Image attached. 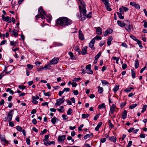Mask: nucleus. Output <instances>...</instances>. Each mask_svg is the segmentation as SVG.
<instances>
[{
  "label": "nucleus",
  "mask_w": 147,
  "mask_h": 147,
  "mask_svg": "<svg viewBox=\"0 0 147 147\" xmlns=\"http://www.w3.org/2000/svg\"><path fill=\"white\" fill-rule=\"evenodd\" d=\"M72 23V21L68 18L60 17L56 20L55 25L60 27L65 28L70 25Z\"/></svg>",
  "instance_id": "obj_1"
},
{
  "label": "nucleus",
  "mask_w": 147,
  "mask_h": 147,
  "mask_svg": "<svg viewBox=\"0 0 147 147\" xmlns=\"http://www.w3.org/2000/svg\"><path fill=\"white\" fill-rule=\"evenodd\" d=\"M2 20L4 21H5L8 23H10L11 22V18L9 16L5 17L4 15H2Z\"/></svg>",
  "instance_id": "obj_2"
},
{
  "label": "nucleus",
  "mask_w": 147,
  "mask_h": 147,
  "mask_svg": "<svg viewBox=\"0 0 147 147\" xmlns=\"http://www.w3.org/2000/svg\"><path fill=\"white\" fill-rule=\"evenodd\" d=\"M64 96L63 97L58 99L57 100V102L55 104L56 105H60L62 103H63L64 102V100L65 99L64 98Z\"/></svg>",
  "instance_id": "obj_3"
},
{
  "label": "nucleus",
  "mask_w": 147,
  "mask_h": 147,
  "mask_svg": "<svg viewBox=\"0 0 147 147\" xmlns=\"http://www.w3.org/2000/svg\"><path fill=\"white\" fill-rule=\"evenodd\" d=\"M43 141L44 142V144L46 146L50 145L52 144L55 145V142L53 141H50L49 140H47L46 142V141L44 139L43 140Z\"/></svg>",
  "instance_id": "obj_4"
},
{
  "label": "nucleus",
  "mask_w": 147,
  "mask_h": 147,
  "mask_svg": "<svg viewBox=\"0 0 147 147\" xmlns=\"http://www.w3.org/2000/svg\"><path fill=\"white\" fill-rule=\"evenodd\" d=\"M59 59L58 58L54 57L53 59L50 62L51 65H54L57 64Z\"/></svg>",
  "instance_id": "obj_5"
},
{
  "label": "nucleus",
  "mask_w": 147,
  "mask_h": 147,
  "mask_svg": "<svg viewBox=\"0 0 147 147\" xmlns=\"http://www.w3.org/2000/svg\"><path fill=\"white\" fill-rule=\"evenodd\" d=\"M113 30L110 28L107 29L105 32H103L104 36H107L108 34L111 33L113 32Z\"/></svg>",
  "instance_id": "obj_6"
},
{
  "label": "nucleus",
  "mask_w": 147,
  "mask_h": 147,
  "mask_svg": "<svg viewBox=\"0 0 147 147\" xmlns=\"http://www.w3.org/2000/svg\"><path fill=\"white\" fill-rule=\"evenodd\" d=\"M38 11L40 14H42V15L46 16V12L44 11L42 7H40L38 9Z\"/></svg>",
  "instance_id": "obj_7"
},
{
  "label": "nucleus",
  "mask_w": 147,
  "mask_h": 147,
  "mask_svg": "<svg viewBox=\"0 0 147 147\" xmlns=\"http://www.w3.org/2000/svg\"><path fill=\"white\" fill-rule=\"evenodd\" d=\"M126 21L128 22V24H125V28L126 30L129 32L131 30L130 22L128 20Z\"/></svg>",
  "instance_id": "obj_8"
},
{
  "label": "nucleus",
  "mask_w": 147,
  "mask_h": 147,
  "mask_svg": "<svg viewBox=\"0 0 147 147\" xmlns=\"http://www.w3.org/2000/svg\"><path fill=\"white\" fill-rule=\"evenodd\" d=\"M12 111H11L10 112H9L8 113L7 115V119L9 121H11L12 119L13 116L12 114Z\"/></svg>",
  "instance_id": "obj_9"
},
{
  "label": "nucleus",
  "mask_w": 147,
  "mask_h": 147,
  "mask_svg": "<svg viewBox=\"0 0 147 147\" xmlns=\"http://www.w3.org/2000/svg\"><path fill=\"white\" fill-rule=\"evenodd\" d=\"M96 33L97 34L99 35H101L102 33L101 28L100 27L97 28L96 29Z\"/></svg>",
  "instance_id": "obj_10"
},
{
  "label": "nucleus",
  "mask_w": 147,
  "mask_h": 147,
  "mask_svg": "<svg viewBox=\"0 0 147 147\" xmlns=\"http://www.w3.org/2000/svg\"><path fill=\"white\" fill-rule=\"evenodd\" d=\"M79 38L82 40H83L84 39V35L80 30L79 31Z\"/></svg>",
  "instance_id": "obj_11"
},
{
  "label": "nucleus",
  "mask_w": 147,
  "mask_h": 147,
  "mask_svg": "<svg viewBox=\"0 0 147 147\" xmlns=\"http://www.w3.org/2000/svg\"><path fill=\"white\" fill-rule=\"evenodd\" d=\"M88 48L87 46L84 47L82 49L81 53L82 55H84L87 54V49Z\"/></svg>",
  "instance_id": "obj_12"
},
{
  "label": "nucleus",
  "mask_w": 147,
  "mask_h": 147,
  "mask_svg": "<svg viewBox=\"0 0 147 147\" xmlns=\"http://www.w3.org/2000/svg\"><path fill=\"white\" fill-rule=\"evenodd\" d=\"M45 16L42 15V14L39 13V14L36 15V20H38L39 18H41L42 19H45Z\"/></svg>",
  "instance_id": "obj_13"
},
{
  "label": "nucleus",
  "mask_w": 147,
  "mask_h": 147,
  "mask_svg": "<svg viewBox=\"0 0 147 147\" xmlns=\"http://www.w3.org/2000/svg\"><path fill=\"white\" fill-rule=\"evenodd\" d=\"M65 137L66 136L65 135H63L62 136H59L58 137V140L60 142L63 141L65 140Z\"/></svg>",
  "instance_id": "obj_14"
},
{
  "label": "nucleus",
  "mask_w": 147,
  "mask_h": 147,
  "mask_svg": "<svg viewBox=\"0 0 147 147\" xmlns=\"http://www.w3.org/2000/svg\"><path fill=\"white\" fill-rule=\"evenodd\" d=\"M0 139L2 141L4 142L5 143L7 144L9 143L8 141L5 139L4 135H0Z\"/></svg>",
  "instance_id": "obj_15"
},
{
  "label": "nucleus",
  "mask_w": 147,
  "mask_h": 147,
  "mask_svg": "<svg viewBox=\"0 0 147 147\" xmlns=\"http://www.w3.org/2000/svg\"><path fill=\"white\" fill-rule=\"evenodd\" d=\"M118 24L121 27L123 28L125 26V24L123 22L119 20L117 21Z\"/></svg>",
  "instance_id": "obj_16"
},
{
  "label": "nucleus",
  "mask_w": 147,
  "mask_h": 147,
  "mask_svg": "<svg viewBox=\"0 0 147 147\" xmlns=\"http://www.w3.org/2000/svg\"><path fill=\"white\" fill-rule=\"evenodd\" d=\"M11 35H14L15 37L17 36L18 35V33L17 31V30L15 29H14L13 30L11 31Z\"/></svg>",
  "instance_id": "obj_17"
},
{
  "label": "nucleus",
  "mask_w": 147,
  "mask_h": 147,
  "mask_svg": "<svg viewBox=\"0 0 147 147\" xmlns=\"http://www.w3.org/2000/svg\"><path fill=\"white\" fill-rule=\"evenodd\" d=\"M95 42V41H94V39H92L89 43V47L91 48H92L94 46Z\"/></svg>",
  "instance_id": "obj_18"
},
{
  "label": "nucleus",
  "mask_w": 147,
  "mask_h": 147,
  "mask_svg": "<svg viewBox=\"0 0 147 147\" xmlns=\"http://www.w3.org/2000/svg\"><path fill=\"white\" fill-rule=\"evenodd\" d=\"M127 113V111H124L122 113L121 118L123 119H125L126 118Z\"/></svg>",
  "instance_id": "obj_19"
},
{
  "label": "nucleus",
  "mask_w": 147,
  "mask_h": 147,
  "mask_svg": "<svg viewBox=\"0 0 147 147\" xmlns=\"http://www.w3.org/2000/svg\"><path fill=\"white\" fill-rule=\"evenodd\" d=\"M102 122H100L97 125L96 127L95 128V130L96 131H98L99 130V129L101 127L102 125Z\"/></svg>",
  "instance_id": "obj_20"
},
{
  "label": "nucleus",
  "mask_w": 147,
  "mask_h": 147,
  "mask_svg": "<svg viewBox=\"0 0 147 147\" xmlns=\"http://www.w3.org/2000/svg\"><path fill=\"white\" fill-rule=\"evenodd\" d=\"M93 136V134L92 133H90V134H88L85 135L84 137V139L86 140L90 137Z\"/></svg>",
  "instance_id": "obj_21"
},
{
  "label": "nucleus",
  "mask_w": 147,
  "mask_h": 147,
  "mask_svg": "<svg viewBox=\"0 0 147 147\" xmlns=\"http://www.w3.org/2000/svg\"><path fill=\"white\" fill-rule=\"evenodd\" d=\"M109 140L113 142H116V138L115 136H112L109 137Z\"/></svg>",
  "instance_id": "obj_22"
},
{
  "label": "nucleus",
  "mask_w": 147,
  "mask_h": 147,
  "mask_svg": "<svg viewBox=\"0 0 147 147\" xmlns=\"http://www.w3.org/2000/svg\"><path fill=\"white\" fill-rule=\"evenodd\" d=\"M98 91L99 93L102 94L103 91V89L102 87H101L100 86L98 87Z\"/></svg>",
  "instance_id": "obj_23"
},
{
  "label": "nucleus",
  "mask_w": 147,
  "mask_h": 147,
  "mask_svg": "<svg viewBox=\"0 0 147 147\" xmlns=\"http://www.w3.org/2000/svg\"><path fill=\"white\" fill-rule=\"evenodd\" d=\"M74 50L76 51H77L78 52L79 55L81 54V51L80 50L78 46H77L75 48Z\"/></svg>",
  "instance_id": "obj_24"
},
{
  "label": "nucleus",
  "mask_w": 147,
  "mask_h": 147,
  "mask_svg": "<svg viewBox=\"0 0 147 147\" xmlns=\"http://www.w3.org/2000/svg\"><path fill=\"white\" fill-rule=\"evenodd\" d=\"M98 108L99 109H105V104L103 103L99 105L98 106Z\"/></svg>",
  "instance_id": "obj_25"
},
{
  "label": "nucleus",
  "mask_w": 147,
  "mask_h": 147,
  "mask_svg": "<svg viewBox=\"0 0 147 147\" xmlns=\"http://www.w3.org/2000/svg\"><path fill=\"white\" fill-rule=\"evenodd\" d=\"M139 65V63L138 62V60L137 59L135 61V67L136 69L137 68Z\"/></svg>",
  "instance_id": "obj_26"
},
{
  "label": "nucleus",
  "mask_w": 147,
  "mask_h": 147,
  "mask_svg": "<svg viewBox=\"0 0 147 147\" xmlns=\"http://www.w3.org/2000/svg\"><path fill=\"white\" fill-rule=\"evenodd\" d=\"M117 14L119 18L121 19H123L124 18V17L122 15V13H119L118 12H117Z\"/></svg>",
  "instance_id": "obj_27"
},
{
  "label": "nucleus",
  "mask_w": 147,
  "mask_h": 147,
  "mask_svg": "<svg viewBox=\"0 0 147 147\" xmlns=\"http://www.w3.org/2000/svg\"><path fill=\"white\" fill-rule=\"evenodd\" d=\"M43 68L45 70L50 69L51 68V67L49 65H46L43 67Z\"/></svg>",
  "instance_id": "obj_28"
},
{
  "label": "nucleus",
  "mask_w": 147,
  "mask_h": 147,
  "mask_svg": "<svg viewBox=\"0 0 147 147\" xmlns=\"http://www.w3.org/2000/svg\"><path fill=\"white\" fill-rule=\"evenodd\" d=\"M137 106V104H132L129 106V109H133L134 108H135Z\"/></svg>",
  "instance_id": "obj_29"
},
{
  "label": "nucleus",
  "mask_w": 147,
  "mask_h": 147,
  "mask_svg": "<svg viewBox=\"0 0 147 147\" xmlns=\"http://www.w3.org/2000/svg\"><path fill=\"white\" fill-rule=\"evenodd\" d=\"M57 119V118L55 117H54L53 118H52L51 120L52 123L53 124H55Z\"/></svg>",
  "instance_id": "obj_30"
},
{
  "label": "nucleus",
  "mask_w": 147,
  "mask_h": 147,
  "mask_svg": "<svg viewBox=\"0 0 147 147\" xmlns=\"http://www.w3.org/2000/svg\"><path fill=\"white\" fill-rule=\"evenodd\" d=\"M80 2L83 7L84 8H86V5L85 4V2L83 0H82V1H80Z\"/></svg>",
  "instance_id": "obj_31"
},
{
  "label": "nucleus",
  "mask_w": 147,
  "mask_h": 147,
  "mask_svg": "<svg viewBox=\"0 0 147 147\" xmlns=\"http://www.w3.org/2000/svg\"><path fill=\"white\" fill-rule=\"evenodd\" d=\"M43 92L44 95L45 96H47L49 97L51 96L50 92H48L47 93H46L45 92V90H43Z\"/></svg>",
  "instance_id": "obj_32"
},
{
  "label": "nucleus",
  "mask_w": 147,
  "mask_h": 147,
  "mask_svg": "<svg viewBox=\"0 0 147 147\" xmlns=\"http://www.w3.org/2000/svg\"><path fill=\"white\" fill-rule=\"evenodd\" d=\"M119 86L118 85H116L113 89V91L114 92H116L119 89Z\"/></svg>",
  "instance_id": "obj_33"
},
{
  "label": "nucleus",
  "mask_w": 147,
  "mask_h": 147,
  "mask_svg": "<svg viewBox=\"0 0 147 147\" xmlns=\"http://www.w3.org/2000/svg\"><path fill=\"white\" fill-rule=\"evenodd\" d=\"M136 41L137 42L138 44V45L140 47L142 48L143 47V46L142 45L141 41L138 39V40H137Z\"/></svg>",
  "instance_id": "obj_34"
},
{
  "label": "nucleus",
  "mask_w": 147,
  "mask_h": 147,
  "mask_svg": "<svg viewBox=\"0 0 147 147\" xmlns=\"http://www.w3.org/2000/svg\"><path fill=\"white\" fill-rule=\"evenodd\" d=\"M90 116L89 114H83L82 115V118L83 119H85L88 118Z\"/></svg>",
  "instance_id": "obj_35"
},
{
  "label": "nucleus",
  "mask_w": 147,
  "mask_h": 147,
  "mask_svg": "<svg viewBox=\"0 0 147 147\" xmlns=\"http://www.w3.org/2000/svg\"><path fill=\"white\" fill-rule=\"evenodd\" d=\"M16 129L18 131L21 132L22 130V129L21 127L19 126H17L16 127Z\"/></svg>",
  "instance_id": "obj_36"
},
{
  "label": "nucleus",
  "mask_w": 147,
  "mask_h": 147,
  "mask_svg": "<svg viewBox=\"0 0 147 147\" xmlns=\"http://www.w3.org/2000/svg\"><path fill=\"white\" fill-rule=\"evenodd\" d=\"M101 53V52L98 53L95 57L96 60H97L99 57L100 56Z\"/></svg>",
  "instance_id": "obj_37"
},
{
  "label": "nucleus",
  "mask_w": 147,
  "mask_h": 147,
  "mask_svg": "<svg viewBox=\"0 0 147 147\" xmlns=\"http://www.w3.org/2000/svg\"><path fill=\"white\" fill-rule=\"evenodd\" d=\"M84 8V9H82L81 12V13H82L83 15L84 16H86V10Z\"/></svg>",
  "instance_id": "obj_38"
},
{
  "label": "nucleus",
  "mask_w": 147,
  "mask_h": 147,
  "mask_svg": "<svg viewBox=\"0 0 147 147\" xmlns=\"http://www.w3.org/2000/svg\"><path fill=\"white\" fill-rule=\"evenodd\" d=\"M17 43V42L16 41H14L13 40L11 41L10 42V45L12 46H16V44Z\"/></svg>",
  "instance_id": "obj_39"
},
{
  "label": "nucleus",
  "mask_w": 147,
  "mask_h": 147,
  "mask_svg": "<svg viewBox=\"0 0 147 147\" xmlns=\"http://www.w3.org/2000/svg\"><path fill=\"white\" fill-rule=\"evenodd\" d=\"M131 72L132 78L134 79L135 78L136 75V73L135 71H134L133 70L131 69Z\"/></svg>",
  "instance_id": "obj_40"
},
{
  "label": "nucleus",
  "mask_w": 147,
  "mask_h": 147,
  "mask_svg": "<svg viewBox=\"0 0 147 147\" xmlns=\"http://www.w3.org/2000/svg\"><path fill=\"white\" fill-rule=\"evenodd\" d=\"M6 91L7 92H9L10 94L12 95L14 93L13 91L11 90V89L10 88H7L6 90Z\"/></svg>",
  "instance_id": "obj_41"
},
{
  "label": "nucleus",
  "mask_w": 147,
  "mask_h": 147,
  "mask_svg": "<svg viewBox=\"0 0 147 147\" xmlns=\"http://www.w3.org/2000/svg\"><path fill=\"white\" fill-rule=\"evenodd\" d=\"M69 55L70 57H71V59L73 60H74V55L73 53L71 52H69Z\"/></svg>",
  "instance_id": "obj_42"
},
{
  "label": "nucleus",
  "mask_w": 147,
  "mask_h": 147,
  "mask_svg": "<svg viewBox=\"0 0 147 147\" xmlns=\"http://www.w3.org/2000/svg\"><path fill=\"white\" fill-rule=\"evenodd\" d=\"M102 1L104 2V4L105 6H109V0H102Z\"/></svg>",
  "instance_id": "obj_43"
},
{
  "label": "nucleus",
  "mask_w": 147,
  "mask_h": 147,
  "mask_svg": "<svg viewBox=\"0 0 147 147\" xmlns=\"http://www.w3.org/2000/svg\"><path fill=\"white\" fill-rule=\"evenodd\" d=\"M93 39H94V40L95 41V40L96 39L97 40H101L102 39V37H101L99 36H96Z\"/></svg>",
  "instance_id": "obj_44"
},
{
  "label": "nucleus",
  "mask_w": 147,
  "mask_h": 147,
  "mask_svg": "<svg viewBox=\"0 0 147 147\" xmlns=\"http://www.w3.org/2000/svg\"><path fill=\"white\" fill-rule=\"evenodd\" d=\"M102 83V85H108L109 84V83L106 81L105 80H102L101 81Z\"/></svg>",
  "instance_id": "obj_45"
},
{
  "label": "nucleus",
  "mask_w": 147,
  "mask_h": 147,
  "mask_svg": "<svg viewBox=\"0 0 147 147\" xmlns=\"http://www.w3.org/2000/svg\"><path fill=\"white\" fill-rule=\"evenodd\" d=\"M134 88L129 87V88H126L125 89V91L127 92H129L132 89Z\"/></svg>",
  "instance_id": "obj_46"
},
{
  "label": "nucleus",
  "mask_w": 147,
  "mask_h": 147,
  "mask_svg": "<svg viewBox=\"0 0 147 147\" xmlns=\"http://www.w3.org/2000/svg\"><path fill=\"white\" fill-rule=\"evenodd\" d=\"M100 115V113L97 114L94 118V121H96L97 120L98 118L99 117Z\"/></svg>",
  "instance_id": "obj_47"
},
{
  "label": "nucleus",
  "mask_w": 147,
  "mask_h": 147,
  "mask_svg": "<svg viewBox=\"0 0 147 147\" xmlns=\"http://www.w3.org/2000/svg\"><path fill=\"white\" fill-rule=\"evenodd\" d=\"M27 67L28 69L29 70H31L33 67V66L30 64H28L27 65Z\"/></svg>",
  "instance_id": "obj_48"
},
{
  "label": "nucleus",
  "mask_w": 147,
  "mask_h": 147,
  "mask_svg": "<svg viewBox=\"0 0 147 147\" xmlns=\"http://www.w3.org/2000/svg\"><path fill=\"white\" fill-rule=\"evenodd\" d=\"M30 138V136L28 137V138H27L26 139V142L27 143V144L29 145L30 144V140L29 139V138Z\"/></svg>",
  "instance_id": "obj_49"
},
{
  "label": "nucleus",
  "mask_w": 147,
  "mask_h": 147,
  "mask_svg": "<svg viewBox=\"0 0 147 147\" xmlns=\"http://www.w3.org/2000/svg\"><path fill=\"white\" fill-rule=\"evenodd\" d=\"M55 45L56 46H62L63 45V44L60 42H56L55 44Z\"/></svg>",
  "instance_id": "obj_50"
},
{
  "label": "nucleus",
  "mask_w": 147,
  "mask_h": 147,
  "mask_svg": "<svg viewBox=\"0 0 147 147\" xmlns=\"http://www.w3.org/2000/svg\"><path fill=\"white\" fill-rule=\"evenodd\" d=\"M26 87L24 85H20L18 86V88L20 89L24 90L26 88Z\"/></svg>",
  "instance_id": "obj_51"
},
{
  "label": "nucleus",
  "mask_w": 147,
  "mask_h": 147,
  "mask_svg": "<svg viewBox=\"0 0 147 147\" xmlns=\"http://www.w3.org/2000/svg\"><path fill=\"white\" fill-rule=\"evenodd\" d=\"M47 132V130L46 129H44L43 131H42L40 133V135H43L45 134Z\"/></svg>",
  "instance_id": "obj_52"
},
{
  "label": "nucleus",
  "mask_w": 147,
  "mask_h": 147,
  "mask_svg": "<svg viewBox=\"0 0 147 147\" xmlns=\"http://www.w3.org/2000/svg\"><path fill=\"white\" fill-rule=\"evenodd\" d=\"M130 37L132 39H133V40H134L136 41H137V40H138L136 38L135 36L133 35H131L130 36Z\"/></svg>",
  "instance_id": "obj_53"
},
{
  "label": "nucleus",
  "mask_w": 147,
  "mask_h": 147,
  "mask_svg": "<svg viewBox=\"0 0 147 147\" xmlns=\"http://www.w3.org/2000/svg\"><path fill=\"white\" fill-rule=\"evenodd\" d=\"M84 126V125L83 124H82L80 125L78 127V130L79 131H82V128Z\"/></svg>",
  "instance_id": "obj_54"
},
{
  "label": "nucleus",
  "mask_w": 147,
  "mask_h": 147,
  "mask_svg": "<svg viewBox=\"0 0 147 147\" xmlns=\"http://www.w3.org/2000/svg\"><path fill=\"white\" fill-rule=\"evenodd\" d=\"M134 129V127H131L128 130V131L129 133L131 132H133V131Z\"/></svg>",
  "instance_id": "obj_55"
},
{
  "label": "nucleus",
  "mask_w": 147,
  "mask_h": 147,
  "mask_svg": "<svg viewBox=\"0 0 147 147\" xmlns=\"http://www.w3.org/2000/svg\"><path fill=\"white\" fill-rule=\"evenodd\" d=\"M116 107L115 105H113L110 108V110H114L115 109Z\"/></svg>",
  "instance_id": "obj_56"
},
{
  "label": "nucleus",
  "mask_w": 147,
  "mask_h": 147,
  "mask_svg": "<svg viewBox=\"0 0 147 147\" xmlns=\"http://www.w3.org/2000/svg\"><path fill=\"white\" fill-rule=\"evenodd\" d=\"M127 65L126 64L123 63L122 65V68L123 69H126L127 67Z\"/></svg>",
  "instance_id": "obj_57"
},
{
  "label": "nucleus",
  "mask_w": 147,
  "mask_h": 147,
  "mask_svg": "<svg viewBox=\"0 0 147 147\" xmlns=\"http://www.w3.org/2000/svg\"><path fill=\"white\" fill-rule=\"evenodd\" d=\"M120 13L122 14H124L123 9L122 7H120L119 9Z\"/></svg>",
  "instance_id": "obj_58"
},
{
  "label": "nucleus",
  "mask_w": 147,
  "mask_h": 147,
  "mask_svg": "<svg viewBox=\"0 0 147 147\" xmlns=\"http://www.w3.org/2000/svg\"><path fill=\"white\" fill-rule=\"evenodd\" d=\"M146 65H145L144 67L142 69H141L140 71V73H142L143 72V71L146 69Z\"/></svg>",
  "instance_id": "obj_59"
},
{
  "label": "nucleus",
  "mask_w": 147,
  "mask_h": 147,
  "mask_svg": "<svg viewBox=\"0 0 147 147\" xmlns=\"http://www.w3.org/2000/svg\"><path fill=\"white\" fill-rule=\"evenodd\" d=\"M91 65L90 64H89L86 66V69H90L91 68Z\"/></svg>",
  "instance_id": "obj_60"
},
{
  "label": "nucleus",
  "mask_w": 147,
  "mask_h": 147,
  "mask_svg": "<svg viewBox=\"0 0 147 147\" xmlns=\"http://www.w3.org/2000/svg\"><path fill=\"white\" fill-rule=\"evenodd\" d=\"M32 99H34V100L38 99H39V97L38 96L36 95L35 96H32Z\"/></svg>",
  "instance_id": "obj_61"
},
{
  "label": "nucleus",
  "mask_w": 147,
  "mask_h": 147,
  "mask_svg": "<svg viewBox=\"0 0 147 147\" xmlns=\"http://www.w3.org/2000/svg\"><path fill=\"white\" fill-rule=\"evenodd\" d=\"M63 90L64 92H68L69 91L70 89L68 88H64Z\"/></svg>",
  "instance_id": "obj_62"
},
{
  "label": "nucleus",
  "mask_w": 147,
  "mask_h": 147,
  "mask_svg": "<svg viewBox=\"0 0 147 147\" xmlns=\"http://www.w3.org/2000/svg\"><path fill=\"white\" fill-rule=\"evenodd\" d=\"M132 141H130L128 144L127 146L128 147H130L132 145Z\"/></svg>",
  "instance_id": "obj_63"
},
{
  "label": "nucleus",
  "mask_w": 147,
  "mask_h": 147,
  "mask_svg": "<svg viewBox=\"0 0 147 147\" xmlns=\"http://www.w3.org/2000/svg\"><path fill=\"white\" fill-rule=\"evenodd\" d=\"M144 22V28H147V22H146L145 20H144L143 21Z\"/></svg>",
  "instance_id": "obj_64"
}]
</instances>
